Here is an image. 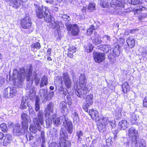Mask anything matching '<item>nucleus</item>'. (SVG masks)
Segmentation results:
<instances>
[{
    "instance_id": "774afa93",
    "label": "nucleus",
    "mask_w": 147,
    "mask_h": 147,
    "mask_svg": "<svg viewBox=\"0 0 147 147\" xmlns=\"http://www.w3.org/2000/svg\"><path fill=\"white\" fill-rule=\"evenodd\" d=\"M143 105L144 107H147V97H145L143 100Z\"/></svg>"
},
{
    "instance_id": "473e14b6",
    "label": "nucleus",
    "mask_w": 147,
    "mask_h": 147,
    "mask_svg": "<svg viewBox=\"0 0 147 147\" xmlns=\"http://www.w3.org/2000/svg\"><path fill=\"white\" fill-rule=\"evenodd\" d=\"M110 3L112 7L115 8L120 7L121 4L120 2L118 0H112Z\"/></svg>"
},
{
    "instance_id": "8fccbe9b",
    "label": "nucleus",
    "mask_w": 147,
    "mask_h": 147,
    "mask_svg": "<svg viewBox=\"0 0 147 147\" xmlns=\"http://www.w3.org/2000/svg\"><path fill=\"white\" fill-rule=\"evenodd\" d=\"M9 92L8 90V87L6 88L4 90L3 96L5 98H9V95L8 94Z\"/></svg>"
},
{
    "instance_id": "5fc2aeb1",
    "label": "nucleus",
    "mask_w": 147,
    "mask_h": 147,
    "mask_svg": "<svg viewBox=\"0 0 147 147\" xmlns=\"http://www.w3.org/2000/svg\"><path fill=\"white\" fill-rule=\"evenodd\" d=\"M105 127V126L102 124L98 126V128L100 132H103L104 131Z\"/></svg>"
},
{
    "instance_id": "6e6d98bb",
    "label": "nucleus",
    "mask_w": 147,
    "mask_h": 147,
    "mask_svg": "<svg viewBox=\"0 0 147 147\" xmlns=\"http://www.w3.org/2000/svg\"><path fill=\"white\" fill-rule=\"evenodd\" d=\"M76 48L75 47L72 46V45H70L69 48L68 49V52H76Z\"/></svg>"
},
{
    "instance_id": "603ef678",
    "label": "nucleus",
    "mask_w": 147,
    "mask_h": 147,
    "mask_svg": "<svg viewBox=\"0 0 147 147\" xmlns=\"http://www.w3.org/2000/svg\"><path fill=\"white\" fill-rule=\"evenodd\" d=\"M139 147H145L146 143L144 140L141 139L139 140Z\"/></svg>"
},
{
    "instance_id": "6ab92c4d",
    "label": "nucleus",
    "mask_w": 147,
    "mask_h": 147,
    "mask_svg": "<svg viewBox=\"0 0 147 147\" xmlns=\"http://www.w3.org/2000/svg\"><path fill=\"white\" fill-rule=\"evenodd\" d=\"M111 45L108 44L100 45L98 46V48L105 53H107L109 52V53L111 51Z\"/></svg>"
},
{
    "instance_id": "aec40b11",
    "label": "nucleus",
    "mask_w": 147,
    "mask_h": 147,
    "mask_svg": "<svg viewBox=\"0 0 147 147\" xmlns=\"http://www.w3.org/2000/svg\"><path fill=\"white\" fill-rule=\"evenodd\" d=\"M28 97L26 96H24L22 98L21 103L20 106V108L22 109H25L29 106L28 104Z\"/></svg>"
},
{
    "instance_id": "2f4dec72",
    "label": "nucleus",
    "mask_w": 147,
    "mask_h": 147,
    "mask_svg": "<svg viewBox=\"0 0 147 147\" xmlns=\"http://www.w3.org/2000/svg\"><path fill=\"white\" fill-rule=\"evenodd\" d=\"M84 48L86 51L87 53H90L93 50V47L90 43H87V45H84Z\"/></svg>"
},
{
    "instance_id": "a211bd4d",
    "label": "nucleus",
    "mask_w": 147,
    "mask_h": 147,
    "mask_svg": "<svg viewBox=\"0 0 147 147\" xmlns=\"http://www.w3.org/2000/svg\"><path fill=\"white\" fill-rule=\"evenodd\" d=\"M40 124V123H39L36 124L34 123H31L29 128L30 131L35 134L36 133L38 130L41 131V128Z\"/></svg>"
},
{
    "instance_id": "f704fd0d",
    "label": "nucleus",
    "mask_w": 147,
    "mask_h": 147,
    "mask_svg": "<svg viewBox=\"0 0 147 147\" xmlns=\"http://www.w3.org/2000/svg\"><path fill=\"white\" fill-rule=\"evenodd\" d=\"M63 80L61 76H59L56 77L54 81L56 86L63 84Z\"/></svg>"
},
{
    "instance_id": "7c9ffc66",
    "label": "nucleus",
    "mask_w": 147,
    "mask_h": 147,
    "mask_svg": "<svg viewBox=\"0 0 147 147\" xmlns=\"http://www.w3.org/2000/svg\"><path fill=\"white\" fill-rule=\"evenodd\" d=\"M50 134L49 136L51 137H53V138H56L58 136L57 130L53 128L49 130Z\"/></svg>"
},
{
    "instance_id": "37998d69",
    "label": "nucleus",
    "mask_w": 147,
    "mask_h": 147,
    "mask_svg": "<svg viewBox=\"0 0 147 147\" xmlns=\"http://www.w3.org/2000/svg\"><path fill=\"white\" fill-rule=\"evenodd\" d=\"M138 119V117L136 116L135 114H132L130 119L131 123L133 124H135Z\"/></svg>"
},
{
    "instance_id": "338daca9",
    "label": "nucleus",
    "mask_w": 147,
    "mask_h": 147,
    "mask_svg": "<svg viewBox=\"0 0 147 147\" xmlns=\"http://www.w3.org/2000/svg\"><path fill=\"white\" fill-rule=\"evenodd\" d=\"M63 95H65V96H67V95H69V93L68 90L66 88L64 89L62 92Z\"/></svg>"
},
{
    "instance_id": "680f3d73",
    "label": "nucleus",
    "mask_w": 147,
    "mask_h": 147,
    "mask_svg": "<svg viewBox=\"0 0 147 147\" xmlns=\"http://www.w3.org/2000/svg\"><path fill=\"white\" fill-rule=\"evenodd\" d=\"M49 147H59V146L56 142H53L50 143Z\"/></svg>"
},
{
    "instance_id": "58836bf2",
    "label": "nucleus",
    "mask_w": 147,
    "mask_h": 147,
    "mask_svg": "<svg viewBox=\"0 0 147 147\" xmlns=\"http://www.w3.org/2000/svg\"><path fill=\"white\" fill-rule=\"evenodd\" d=\"M28 111L30 115L32 118H34L36 116V114L31 106H29Z\"/></svg>"
},
{
    "instance_id": "79ce46f5",
    "label": "nucleus",
    "mask_w": 147,
    "mask_h": 147,
    "mask_svg": "<svg viewBox=\"0 0 147 147\" xmlns=\"http://www.w3.org/2000/svg\"><path fill=\"white\" fill-rule=\"evenodd\" d=\"M36 91L34 87H32L30 89L29 94V96L31 98H33L35 97Z\"/></svg>"
},
{
    "instance_id": "b1692460",
    "label": "nucleus",
    "mask_w": 147,
    "mask_h": 147,
    "mask_svg": "<svg viewBox=\"0 0 147 147\" xmlns=\"http://www.w3.org/2000/svg\"><path fill=\"white\" fill-rule=\"evenodd\" d=\"M118 127L121 130L125 129L127 127V123L125 120L120 121L118 124Z\"/></svg>"
},
{
    "instance_id": "9d476101",
    "label": "nucleus",
    "mask_w": 147,
    "mask_h": 147,
    "mask_svg": "<svg viewBox=\"0 0 147 147\" xmlns=\"http://www.w3.org/2000/svg\"><path fill=\"white\" fill-rule=\"evenodd\" d=\"M32 22L31 19L29 17H26L21 20V26L24 29H29L32 26Z\"/></svg>"
},
{
    "instance_id": "e433bc0d",
    "label": "nucleus",
    "mask_w": 147,
    "mask_h": 147,
    "mask_svg": "<svg viewBox=\"0 0 147 147\" xmlns=\"http://www.w3.org/2000/svg\"><path fill=\"white\" fill-rule=\"evenodd\" d=\"M123 91L125 93L127 92L129 89V86L128 83L127 82H125L122 85Z\"/></svg>"
},
{
    "instance_id": "13d9d810",
    "label": "nucleus",
    "mask_w": 147,
    "mask_h": 147,
    "mask_svg": "<svg viewBox=\"0 0 147 147\" xmlns=\"http://www.w3.org/2000/svg\"><path fill=\"white\" fill-rule=\"evenodd\" d=\"M103 38L104 39V40H105V42H110L111 40L110 37L107 35L104 36L103 37Z\"/></svg>"
},
{
    "instance_id": "393cba45",
    "label": "nucleus",
    "mask_w": 147,
    "mask_h": 147,
    "mask_svg": "<svg viewBox=\"0 0 147 147\" xmlns=\"http://www.w3.org/2000/svg\"><path fill=\"white\" fill-rule=\"evenodd\" d=\"M89 114L93 119L96 120L98 116V112L94 109L90 110Z\"/></svg>"
},
{
    "instance_id": "c03bdc74",
    "label": "nucleus",
    "mask_w": 147,
    "mask_h": 147,
    "mask_svg": "<svg viewBox=\"0 0 147 147\" xmlns=\"http://www.w3.org/2000/svg\"><path fill=\"white\" fill-rule=\"evenodd\" d=\"M127 2L129 4L133 5H138L141 3L140 0H128Z\"/></svg>"
},
{
    "instance_id": "1a4fd4ad",
    "label": "nucleus",
    "mask_w": 147,
    "mask_h": 147,
    "mask_svg": "<svg viewBox=\"0 0 147 147\" xmlns=\"http://www.w3.org/2000/svg\"><path fill=\"white\" fill-rule=\"evenodd\" d=\"M39 95L42 97V99L43 98H44V100H50L53 97L54 95L53 91H50L48 94V91L45 89H41L39 90Z\"/></svg>"
},
{
    "instance_id": "4d7b16f0",
    "label": "nucleus",
    "mask_w": 147,
    "mask_h": 147,
    "mask_svg": "<svg viewBox=\"0 0 147 147\" xmlns=\"http://www.w3.org/2000/svg\"><path fill=\"white\" fill-rule=\"evenodd\" d=\"M96 24V23H94L92 25L90 26V28L93 30H96L98 29L99 26V24Z\"/></svg>"
},
{
    "instance_id": "49530a36",
    "label": "nucleus",
    "mask_w": 147,
    "mask_h": 147,
    "mask_svg": "<svg viewBox=\"0 0 147 147\" xmlns=\"http://www.w3.org/2000/svg\"><path fill=\"white\" fill-rule=\"evenodd\" d=\"M102 42V40L99 37V36L97 37H96L94 40L93 41V43L94 45H96L98 44L101 43Z\"/></svg>"
},
{
    "instance_id": "9b49d317",
    "label": "nucleus",
    "mask_w": 147,
    "mask_h": 147,
    "mask_svg": "<svg viewBox=\"0 0 147 147\" xmlns=\"http://www.w3.org/2000/svg\"><path fill=\"white\" fill-rule=\"evenodd\" d=\"M67 108V103L64 101H62L60 102L59 105V109L63 115L60 118L64 119L66 117L68 113L69 110Z\"/></svg>"
},
{
    "instance_id": "a18cd8bd",
    "label": "nucleus",
    "mask_w": 147,
    "mask_h": 147,
    "mask_svg": "<svg viewBox=\"0 0 147 147\" xmlns=\"http://www.w3.org/2000/svg\"><path fill=\"white\" fill-rule=\"evenodd\" d=\"M26 138L28 141H30L33 140L34 138L32 136V134L30 132H27L26 135Z\"/></svg>"
},
{
    "instance_id": "20e7f679",
    "label": "nucleus",
    "mask_w": 147,
    "mask_h": 147,
    "mask_svg": "<svg viewBox=\"0 0 147 147\" xmlns=\"http://www.w3.org/2000/svg\"><path fill=\"white\" fill-rule=\"evenodd\" d=\"M128 135L131 141V147H138V141L139 140L138 131L134 127H132L128 130Z\"/></svg>"
},
{
    "instance_id": "0e129e2a",
    "label": "nucleus",
    "mask_w": 147,
    "mask_h": 147,
    "mask_svg": "<svg viewBox=\"0 0 147 147\" xmlns=\"http://www.w3.org/2000/svg\"><path fill=\"white\" fill-rule=\"evenodd\" d=\"M112 137H109L106 140L107 143L108 144H111L113 143V141L112 140Z\"/></svg>"
},
{
    "instance_id": "f3484780",
    "label": "nucleus",
    "mask_w": 147,
    "mask_h": 147,
    "mask_svg": "<svg viewBox=\"0 0 147 147\" xmlns=\"http://www.w3.org/2000/svg\"><path fill=\"white\" fill-rule=\"evenodd\" d=\"M63 77L65 86L68 89L71 88L72 82L68 73L67 72L63 73Z\"/></svg>"
},
{
    "instance_id": "ddd939ff",
    "label": "nucleus",
    "mask_w": 147,
    "mask_h": 147,
    "mask_svg": "<svg viewBox=\"0 0 147 147\" xmlns=\"http://www.w3.org/2000/svg\"><path fill=\"white\" fill-rule=\"evenodd\" d=\"M93 57L96 62H102L105 59V54L100 52H95L93 53Z\"/></svg>"
},
{
    "instance_id": "a19ab883",
    "label": "nucleus",
    "mask_w": 147,
    "mask_h": 147,
    "mask_svg": "<svg viewBox=\"0 0 147 147\" xmlns=\"http://www.w3.org/2000/svg\"><path fill=\"white\" fill-rule=\"evenodd\" d=\"M64 97L65 102H67L69 107L71 106L72 104V101L71 97L69 96V95H67L66 97L64 96Z\"/></svg>"
},
{
    "instance_id": "de8ad7c7",
    "label": "nucleus",
    "mask_w": 147,
    "mask_h": 147,
    "mask_svg": "<svg viewBox=\"0 0 147 147\" xmlns=\"http://www.w3.org/2000/svg\"><path fill=\"white\" fill-rule=\"evenodd\" d=\"M0 128L2 131L4 132H7L8 130L6 125L5 123H2L0 125Z\"/></svg>"
},
{
    "instance_id": "5701e85b",
    "label": "nucleus",
    "mask_w": 147,
    "mask_h": 147,
    "mask_svg": "<svg viewBox=\"0 0 147 147\" xmlns=\"http://www.w3.org/2000/svg\"><path fill=\"white\" fill-rule=\"evenodd\" d=\"M59 146V147H69L71 145L68 141L64 139H60Z\"/></svg>"
},
{
    "instance_id": "412c9836",
    "label": "nucleus",
    "mask_w": 147,
    "mask_h": 147,
    "mask_svg": "<svg viewBox=\"0 0 147 147\" xmlns=\"http://www.w3.org/2000/svg\"><path fill=\"white\" fill-rule=\"evenodd\" d=\"M76 136L78 138V143H81L82 140L84 138V133L83 130H78L76 132Z\"/></svg>"
},
{
    "instance_id": "cd10ccee",
    "label": "nucleus",
    "mask_w": 147,
    "mask_h": 147,
    "mask_svg": "<svg viewBox=\"0 0 147 147\" xmlns=\"http://www.w3.org/2000/svg\"><path fill=\"white\" fill-rule=\"evenodd\" d=\"M48 83V79L47 77L45 76H43L41 79L40 84V87L42 88L44 86H46Z\"/></svg>"
},
{
    "instance_id": "864d4df0",
    "label": "nucleus",
    "mask_w": 147,
    "mask_h": 147,
    "mask_svg": "<svg viewBox=\"0 0 147 147\" xmlns=\"http://www.w3.org/2000/svg\"><path fill=\"white\" fill-rule=\"evenodd\" d=\"M108 3L107 0H101L100 2V4L102 5L103 7H105L108 5Z\"/></svg>"
},
{
    "instance_id": "09e8293b",
    "label": "nucleus",
    "mask_w": 147,
    "mask_h": 147,
    "mask_svg": "<svg viewBox=\"0 0 147 147\" xmlns=\"http://www.w3.org/2000/svg\"><path fill=\"white\" fill-rule=\"evenodd\" d=\"M102 120L103 124H104V125L105 126L108 124H109V125L111 124V125H112L111 124V123L108 120V118L107 117L103 118L102 119Z\"/></svg>"
},
{
    "instance_id": "0eeeda50",
    "label": "nucleus",
    "mask_w": 147,
    "mask_h": 147,
    "mask_svg": "<svg viewBox=\"0 0 147 147\" xmlns=\"http://www.w3.org/2000/svg\"><path fill=\"white\" fill-rule=\"evenodd\" d=\"M67 30L69 31L71 34L74 36H76L78 35L79 32L78 27L76 24L71 25L69 22L65 23Z\"/></svg>"
},
{
    "instance_id": "dca6fc26",
    "label": "nucleus",
    "mask_w": 147,
    "mask_h": 147,
    "mask_svg": "<svg viewBox=\"0 0 147 147\" xmlns=\"http://www.w3.org/2000/svg\"><path fill=\"white\" fill-rule=\"evenodd\" d=\"M54 104L52 102H50L46 107L45 110V115L46 117H49L54 110Z\"/></svg>"
},
{
    "instance_id": "c9c22d12",
    "label": "nucleus",
    "mask_w": 147,
    "mask_h": 147,
    "mask_svg": "<svg viewBox=\"0 0 147 147\" xmlns=\"http://www.w3.org/2000/svg\"><path fill=\"white\" fill-rule=\"evenodd\" d=\"M145 9V8L143 6L140 5L136 7L135 11V13L140 14L142 11Z\"/></svg>"
},
{
    "instance_id": "052dcab7",
    "label": "nucleus",
    "mask_w": 147,
    "mask_h": 147,
    "mask_svg": "<svg viewBox=\"0 0 147 147\" xmlns=\"http://www.w3.org/2000/svg\"><path fill=\"white\" fill-rule=\"evenodd\" d=\"M56 87L58 88V90L60 92H62L63 90L65 88L63 87V84L56 86Z\"/></svg>"
},
{
    "instance_id": "a878e982",
    "label": "nucleus",
    "mask_w": 147,
    "mask_h": 147,
    "mask_svg": "<svg viewBox=\"0 0 147 147\" xmlns=\"http://www.w3.org/2000/svg\"><path fill=\"white\" fill-rule=\"evenodd\" d=\"M8 90L9 92V98L13 97L15 96L17 91L15 87H9Z\"/></svg>"
},
{
    "instance_id": "4c0bfd02",
    "label": "nucleus",
    "mask_w": 147,
    "mask_h": 147,
    "mask_svg": "<svg viewBox=\"0 0 147 147\" xmlns=\"http://www.w3.org/2000/svg\"><path fill=\"white\" fill-rule=\"evenodd\" d=\"M60 139H64L65 138L67 137L66 131L62 128L60 130Z\"/></svg>"
},
{
    "instance_id": "39448f33",
    "label": "nucleus",
    "mask_w": 147,
    "mask_h": 147,
    "mask_svg": "<svg viewBox=\"0 0 147 147\" xmlns=\"http://www.w3.org/2000/svg\"><path fill=\"white\" fill-rule=\"evenodd\" d=\"M60 118L56 117V115H52L51 117H48L46 120V123L47 128H50L52 123L56 126H59L61 124Z\"/></svg>"
},
{
    "instance_id": "7ed1b4c3",
    "label": "nucleus",
    "mask_w": 147,
    "mask_h": 147,
    "mask_svg": "<svg viewBox=\"0 0 147 147\" xmlns=\"http://www.w3.org/2000/svg\"><path fill=\"white\" fill-rule=\"evenodd\" d=\"M34 8L36 11L37 17L39 19L44 18V20L47 23L51 22L53 24L55 22L53 18L52 17L49 12L48 8L42 6V8L38 4H34Z\"/></svg>"
},
{
    "instance_id": "ea45409f",
    "label": "nucleus",
    "mask_w": 147,
    "mask_h": 147,
    "mask_svg": "<svg viewBox=\"0 0 147 147\" xmlns=\"http://www.w3.org/2000/svg\"><path fill=\"white\" fill-rule=\"evenodd\" d=\"M95 10V4L94 3H90L88 5L87 9V11L89 12Z\"/></svg>"
},
{
    "instance_id": "423d86ee",
    "label": "nucleus",
    "mask_w": 147,
    "mask_h": 147,
    "mask_svg": "<svg viewBox=\"0 0 147 147\" xmlns=\"http://www.w3.org/2000/svg\"><path fill=\"white\" fill-rule=\"evenodd\" d=\"M120 46L117 45L111 50L110 53H108V58L110 60L111 63H114L115 61V57L118 56L120 55Z\"/></svg>"
},
{
    "instance_id": "2eb2a0df",
    "label": "nucleus",
    "mask_w": 147,
    "mask_h": 147,
    "mask_svg": "<svg viewBox=\"0 0 147 147\" xmlns=\"http://www.w3.org/2000/svg\"><path fill=\"white\" fill-rule=\"evenodd\" d=\"M37 117H35L33 119V123H39L41 125L44 124V113L42 111H39L37 114Z\"/></svg>"
},
{
    "instance_id": "f03ea898",
    "label": "nucleus",
    "mask_w": 147,
    "mask_h": 147,
    "mask_svg": "<svg viewBox=\"0 0 147 147\" xmlns=\"http://www.w3.org/2000/svg\"><path fill=\"white\" fill-rule=\"evenodd\" d=\"M79 86L78 84L74 83L75 89L76 88L75 93L76 95L80 98L85 96L87 93L90 91V89L88 85H86V79L84 74H81L79 78Z\"/></svg>"
},
{
    "instance_id": "4468645a",
    "label": "nucleus",
    "mask_w": 147,
    "mask_h": 147,
    "mask_svg": "<svg viewBox=\"0 0 147 147\" xmlns=\"http://www.w3.org/2000/svg\"><path fill=\"white\" fill-rule=\"evenodd\" d=\"M21 118L22 127L24 129H28L30 117L26 113H23L21 114Z\"/></svg>"
},
{
    "instance_id": "c85d7f7f",
    "label": "nucleus",
    "mask_w": 147,
    "mask_h": 147,
    "mask_svg": "<svg viewBox=\"0 0 147 147\" xmlns=\"http://www.w3.org/2000/svg\"><path fill=\"white\" fill-rule=\"evenodd\" d=\"M126 42L129 48H132L134 47L135 45V42L134 39L129 37L127 39Z\"/></svg>"
},
{
    "instance_id": "3c124183",
    "label": "nucleus",
    "mask_w": 147,
    "mask_h": 147,
    "mask_svg": "<svg viewBox=\"0 0 147 147\" xmlns=\"http://www.w3.org/2000/svg\"><path fill=\"white\" fill-rule=\"evenodd\" d=\"M40 139L41 140V142H45L46 140L45 135V132L43 131H41Z\"/></svg>"
},
{
    "instance_id": "f257e3e1",
    "label": "nucleus",
    "mask_w": 147,
    "mask_h": 147,
    "mask_svg": "<svg viewBox=\"0 0 147 147\" xmlns=\"http://www.w3.org/2000/svg\"><path fill=\"white\" fill-rule=\"evenodd\" d=\"M32 71L33 67L31 64L25 67L20 68L19 71L17 69H13L11 79L14 81V85L18 88L22 87L24 82L26 78V81L30 82L29 83L27 84V89L30 88L32 86L33 82L32 80H30Z\"/></svg>"
},
{
    "instance_id": "72a5a7b5",
    "label": "nucleus",
    "mask_w": 147,
    "mask_h": 147,
    "mask_svg": "<svg viewBox=\"0 0 147 147\" xmlns=\"http://www.w3.org/2000/svg\"><path fill=\"white\" fill-rule=\"evenodd\" d=\"M31 47V50L34 51L36 49L37 50L40 49V44L38 42L34 43L32 45Z\"/></svg>"
},
{
    "instance_id": "bb28decb",
    "label": "nucleus",
    "mask_w": 147,
    "mask_h": 147,
    "mask_svg": "<svg viewBox=\"0 0 147 147\" xmlns=\"http://www.w3.org/2000/svg\"><path fill=\"white\" fill-rule=\"evenodd\" d=\"M5 138L4 139L3 142V145L6 146L10 143V141L12 139V136L9 134H6L5 136Z\"/></svg>"
},
{
    "instance_id": "e2e57ef3",
    "label": "nucleus",
    "mask_w": 147,
    "mask_h": 147,
    "mask_svg": "<svg viewBox=\"0 0 147 147\" xmlns=\"http://www.w3.org/2000/svg\"><path fill=\"white\" fill-rule=\"evenodd\" d=\"M40 80V78L36 75L34 77V81L36 85L37 86Z\"/></svg>"
},
{
    "instance_id": "bf43d9fd",
    "label": "nucleus",
    "mask_w": 147,
    "mask_h": 147,
    "mask_svg": "<svg viewBox=\"0 0 147 147\" xmlns=\"http://www.w3.org/2000/svg\"><path fill=\"white\" fill-rule=\"evenodd\" d=\"M60 16L62 18L64 19H65V20H67V21L65 23L67 22H69V20H70V18H69V17L66 14H61L60 15Z\"/></svg>"
},
{
    "instance_id": "c756f323",
    "label": "nucleus",
    "mask_w": 147,
    "mask_h": 147,
    "mask_svg": "<svg viewBox=\"0 0 147 147\" xmlns=\"http://www.w3.org/2000/svg\"><path fill=\"white\" fill-rule=\"evenodd\" d=\"M93 95L92 94H88L86 97V104L89 105H91L93 103Z\"/></svg>"
},
{
    "instance_id": "6e6552de",
    "label": "nucleus",
    "mask_w": 147,
    "mask_h": 147,
    "mask_svg": "<svg viewBox=\"0 0 147 147\" xmlns=\"http://www.w3.org/2000/svg\"><path fill=\"white\" fill-rule=\"evenodd\" d=\"M62 121L66 131L69 134H71L74 129L71 121L68 119L67 117L62 119Z\"/></svg>"
},
{
    "instance_id": "f8f14e48",
    "label": "nucleus",
    "mask_w": 147,
    "mask_h": 147,
    "mask_svg": "<svg viewBox=\"0 0 147 147\" xmlns=\"http://www.w3.org/2000/svg\"><path fill=\"white\" fill-rule=\"evenodd\" d=\"M13 132L15 135L17 136H20L23 135L25 132L26 130L28 129H24L20 126L19 123H16L14 125Z\"/></svg>"
},
{
    "instance_id": "4be33fe9",
    "label": "nucleus",
    "mask_w": 147,
    "mask_h": 147,
    "mask_svg": "<svg viewBox=\"0 0 147 147\" xmlns=\"http://www.w3.org/2000/svg\"><path fill=\"white\" fill-rule=\"evenodd\" d=\"M6 1L9 2L10 6H12L15 9H18L20 5V3L17 0H5Z\"/></svg>"
},
{
    "instance_id": "69168bd1",
    "label": "nucleus",
    "mask_w": 147,
    "mask_h": 147,
    "mask_svg": "<svg viewBox=\"0 0 147 147\" xmlns=\"http://www.w3.org/2000/svg\"><path fill=\"white\" fill-rule=\"evenodd\" d=\"M92 30L90 28V26L89 27V28L87 30L86 34L88 35H90L92 33Z\"/></svg>"
}]
</instances>
